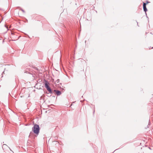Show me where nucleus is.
I'll return each instance as SVG.
<instances>
[{"mask_svg":"<svg viewBox=\"0 0 153 153\" xmlns=\"http://www.w3.org/2000/svg\"><path fill=\"white\" fill-rule=\"evenodd\" d=\"M40 128L39 125H34L32 128V131L36 134V136H38L39 133Z\"/></svg>","mask_w":153,"mask_h":153,"instance_id":"1","label":"nucleus"},{"mask_svg":"<svg viewBox=\"0 0 153 153\" xmlns=\"http://www.w3.org/2000/svg\"><path fill=\"white\" fill-rule=\"evenodd\" d=\"M45 87L47 89L50 87L49 86V83L48 82V81L45 80Z\"/></svg>","mask_w":153,"mask_h":153,"instance_id":"2","label":"nucleus"},{"mask_svg":"<svg viewBox=\"0 0 153 153\" xmlns=\"http://www.w3.org/2000/svg\"><path fill=\"white\" fill-rule=\"evenodd\" d=\"M54 91L56 93L57 96H59L61 94V92L59 91L54 90Z\"/></svg>","mask_w":153,"mask_h":153,"instance_id":"3","label":"nucleus"},{"mask_svg":"<svg viewBox=\"0 0 153 153\" xmlns=\"http://www.w3.org/2000/svg\"><path fill=\"white\" fill-rule=\"evenodd\" d=\"M2 148L4 150V148H8L10 151H12L11 149H10V148L8 147L7 145L5 144H4L2 146Z\"/></svg>","mask_w":153,"mask_h":153,"instance_id":"4","label":"nucleus"},{"mask_svg":"<svg viewBox=\"0 0 153 153\" xmlns=\"http://www.w3.org/2000/svg\"><path fill=\"white\" fill-rule=\"evenodd\" d=\"M3 29H4V31L3 33H6L7 31L8 30V27L6 26L5 25H4V26L3 27Z\"/></svg>","mask_w":153,"mask_h":153,"instance_id":"5","label":"nucleus"},{"mask_svg":"<svg viewBox=\"0 0 153 153\" xmlns=\"http://www.w3.org/2000/svg\"><path fill=\"white\" fill-rule=\"evenodd\" d=\"M46 89L49 92V93H50L52 94L53 93L52 90H51V88H50V87Z\"/></svg>","mask_w":153,"mask_h":153,"instance_id":"6","label":"nucleus"},{"mask_svg":"<svg viewBox=\"0 0 153 153\" xmlns=\"http://www.w3.org/2000/svg\"><path fill=\"white\" fill-rule=\"evenodd\" d=\"M143 9L144 11L145 12L146 14V12L147 11V9L146 7V6H143Z\"/></svg>","mask_w":153,"mask_h":153,"instance_id":"7","label":"nucleus"},{"mask_svg":"<svg viewBox=\"0 0 153 153\" xmlns=\"http://www.w3.org/2000/svg\"><path fill=\"white\" fill-rule=\"evenodd\" d=\"M146 4L145 3L143 2V6H146Z\"/></svg>","mask_w":153,"mask_h":153,"instance_id":"8","label":"nucleus"},{"mask_svg":"<svg viewBox=\"0 0 153 153\" xmlns=\"http://www.w3.org/2000/svg\"><path fill=\"white\" fill-rule=\"evenodd\" d=\"M21 10L22 11V12H23L24 13H25V11L23 9H21Z\"/></svg>","mask_w":153,"mask_h":153,"instance_id":"9","label":"nucleus"},{"mask_svg":"<svg viewBox=\"0 0 153 153\" xmlns=\"http://www.w3.org/2000/svg\"><path fill=\"white\" fill-rule=\"evenodd\" d=\"M59 79H58V80H57V82H59Z\"/></svg>","mask_w":153,"mask_h":153,"instance_id":"10","label":"nucleus"},{"mask_svg":"<svg viewBox=\"0 0 153 153\" xmlns=\"http://www.w3.org/2000/svg\"><path fill=\"white\" fill-rule=\"evenodd\" d=\"M148 3H149V2H148V1H147V3H146V4H148Z\"/></svg>","mask_w":153,"mask_h":153,"instance_id":"11","label":"nucleus"},{"mask_svg":"<svg viewBox=\"0 0 153 153\" xmlns=\"http://www.w3.org/2000/svg\"><path fill=\"white\" fill-rule=\"evenodd\" d=\"M4 71L3 72L2 74H3V73H4Z\"/></svg>","mask_w":153,"mask_h":153,"instance_id":"12","label":"nucleus"},{"mask_svg":"<svg viewBox=\"0 0 153 153\" xmlns=\"http://www.w3.org/2000/svg\"><path fill=\"white\" fill-rule=\"evenodd\" d=\"M33 124H35V123H34V122H33Z\"/></svg>","mask_w":153,"mask_h":153,"instance_id":"13","label":"nucleus"},{"mask_svg":"<svg viewBox=\"0 0 153 153\" xmlns=\"http://www.w3.org/2000/svg\"><path fill=\"white\" fill-rule=\"evenodd\" d=\"M147 128H149V126H148V125H147Z\"/></svg>","mask_w":153,"mask_h":153,"instance_id":"14","label":"nucleus"},{"mask_svg":"<svg viewBox=\"0 0 153 153\" xmlns=\"http://www.w3.org/2000/svg\"><path fill=\"white\" fill-rule=\"evenodd\" d=\"M25 125V126H27V125Z\"/></svg>","mask_w":153,"mask_h":153,"instance_id":"15","label":"nucleus"},{"mask_svg":"<svg viewBox=\"0 0 153 153\" xmlns=\"http://www.w3.org/2000/svg\"><path fill=\"white\" fill-rule=\"evenodd\" d=\"M153 48V47L152 48Z\"/></svg>","mask_w":153,"mask_h":153,"instance_id":"16","label":"nucleus"}]
</instances>
